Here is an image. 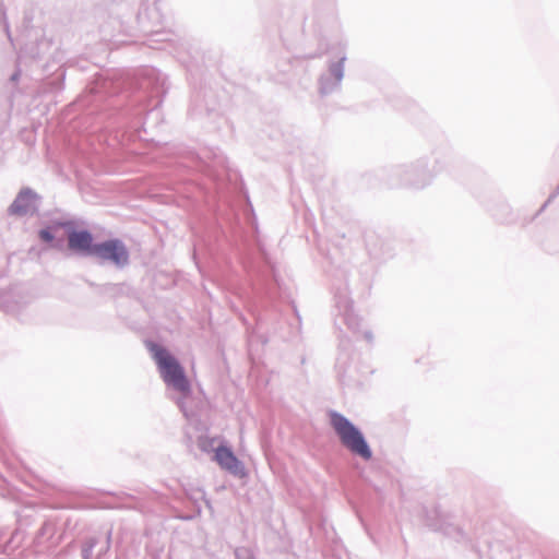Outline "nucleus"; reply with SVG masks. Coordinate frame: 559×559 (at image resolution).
<instances>
[{
	"label": "nucleus",
	"mask_w": 559,
	"mask_h": 559,
	"mask_svg": "<svg viewBox=\"0 0 559 559\" xmlns=\"http://www.w3.org/2000/svg\"><path fill=\"white\" fill-rule=\"evenodd\" d=\"M216 441L217 440L215 438H201L199 441V447L204 452L213 451L215 453V449L217 447L215 445Z\"/></svg>",
	"instance_id": "8"
},
{
	"label": "nucleus",
	"mask_w": 559,
	"mask_h": 559,
	"mask_svg": "<svg viewBox=\"0 0 559 559\" xmlns=\"http://www.w3.org/2000/svg\"><path fill=\"white\" fill-rule=\"evenodd\" d=\"M237 559H249L250 554L247 549H237L235 552Z\"/></svg>",
	"instance_id": "10"
},
{
	"label": "nucleus",
	"mask_w": 559,
	"mask_h": 559,
	"mask_svg": "<svg viewBox=\"0 0 559 559\" xmlns=\"http://www.w3.org/2000/svg\"><path fill=\"white\" fill-rule=\"evenodd\" d=\"M39 237L43 241L50 242L55 236L51 228H46L39 231Z\"/></svg>",
	"instance_id": "9"
},
{
	"label": "nucleus",
	"mask_w": 559,
	"mask_h": 559,
	"mask_svg": "<svg viewBox=\"0 0 559 559\" xmlns=\"http://www.w3.org/2000/svg\"><path fill=\"white\" fill-rule=\"evenodd\" d=\"M346 59V52L344 48H342L335 56V60L329 62L328 72L320 79V92L322 94H330L340 87L344 78V64Z\"/></svg>",
	"instance_id": "4"
},
{
	"label": "nucleus",
	"mask_w": 559,
	"mask_h": 559,
	"mask_svg": "<svg viewBox=\"0 0 559 559\" xmlns=\"http://www.w3.org/2000/svg\"><path fill=\"white\" fill-rule=\"evenodd\" d=\"M147 348L152 358L154 359L159 376L167 389L178 394L177 404L185 414L189 416L185 403L191 394V384L186 376L183 367L178 359L165 347L155 343H148Z\"/></svg>",
	"instance_id": "1"
},
{
	"label": "nucleus",
	"mask_w": 559,
	"mask_h": 559,
	"mask_svg": "<svg viewBox=\"0 0 559 559\" xmlns=\"http://www.w3.org/2000/svg\"><path fill=\"white\" fill-rule=\"evenodd\" d=\"M38 206L37 195L29 189H23L10 206V213L13 215H32Z\"/></svg>",
	"instance_id": "6"
},
{
	"label": "nucleus",
	"mask_w": 559,
	"mask_h": 559,
	"mask_svg": "<svg viewBox=\"0 0 559 559\" xmlns=\"http://www.w3.org/2000/svg\"><path fill=\"white\" fill-rule=\"evenodd\" d=\"M94 245L93 237L87 230L68 231V246L72 251L93 257Z\"/></svg>",
	"instance_id": "7"
},
{
	"label": "nucleus",
	"mask_w": 559,
	"mask_h": 559,
	"mask_svg": "<svg viewBox=\"0 0 559 559\" xmlns=\"http://www.w3.org/2000/svg\"><path fill=\"white\" fill-rule=\"evenodd\" d=\"M365 337H366L367 340H371V334H370L369 332H367V333L365 334Z\"/></svg>",
	"instance_id": "11"
},
{
	"label": "nucleus",
	"mask_w": 559,
	"mask_h": 559,
	"mask_svg": "<svg viewBox=\"0 0 559 559\" xmlns=\"http://www.w3.org/2000/svg\"><path fill=\"white\" fill-rule=\"evenodd\" d=\"M93 257L103 263L124 267L129 263V251L118 239H109L94 245Z\"/></svg>",
	"instance_id": "3"
},
{
	"label": "nucleus",
	"mask_w": 559,
	"mask_h": 559,
	"mask_svg": "<svg viewBox=\"0 0 559 559\" xmlns=\"http://www.w3.org/2000/svg\"><path fill=\"white\" fill-rule=\"evenodd\" d=\"M213 461H215L222 469L235 477L243 478L247 476L243 463L234 454L231 449L223 442L217 444Z\"/></svg>",
	"instance_id": "5"
},
{
	"label": "nucleus",
	"mask_w": 559,
	"mask_h": 559,
	"mask_svg": "<svg viewBox=\"0 0 559 559\" xmlns=\"http://www.w3.org/2000/svg\"><path fill=\"white\" fill-rule=\"evenodd\" d=\"M329 418L331 427L345 449L365 461H369L372 457V451L358 427L347 417L335 411L329 413Z\"/></svg>",
	"instance_id": "2"
}]
</instances>
